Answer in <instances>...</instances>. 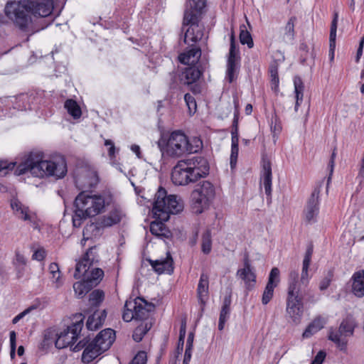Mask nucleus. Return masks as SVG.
I'll use <instances>...</instances> for the list:
<instances>
[{"mask_svg":"<svg viewBox=\"0 0 364 364\" xmlns=\"http://www.w3.org/2000/svg\"><path fill=\"white\" fill-rule=\"evenodd\" d=\"M310 264L303 263L301 278L299 279V273L296 270H291L289 274L288 286L295 284L300 291L309 289L308 285L309 283V267Z\"/></svg>","mask_w":364,"mask_h":364,"instance_id":"6ab92c4d","label":"nucleus"},{"mask_svg":"<svg viewBox=\"0 0 364 364\" xmlns=\"http://www.w3.org/2000/svg\"><path fill=\"white\" fill-rule=\"evenodd\" d=\"M260 181L263 184L267 199L271 200L272 184V164L271 161L265 157H263L262 160Z\"/></svg>","mask_w":364,"mask_h":364,"instance_id":"aec40b11","label":"nucleus"},{"mask_svg":"<svg viewBox=\"0 0 364 364\" xmlns=\"http://www.w3.org/2000/svg\"><path fill=\"white\" fill-rule=\"evenodd\" d=\"M46 257V251L43 248L38 249L33 254L32 258L38 261H42Z\"/></svg>","mask_w":364,"mask_h":364,"instance_id":"338daca9","label":"nucleus"},{"mask_svg":"<svg viewBox=\"0 0 364 364\" xmlns=\"http://www.w3.org/2000/svg\"><path fill=\"white\" fill-rule=\"evenodd\" d=\"M314 247L312 244H309L307 247L304 258L303 260V263L310 264L311 260V257L313 255Z\"/></svg>","mask_w":364,"mask_h":364,"instance_id":"0e129e2a","label":"nucleus"},{"mask_svg":"<svg viewBox=\"0 0 364 364\" xmlns=\"http://www.w3.org/2000/svg\"><path fill=\"white\" fill-rule=\"evenodd\" d=\"M10 356L11 359H14L16 355V332L12 331L10 332Z\"/></svg>","mask_w":364,"mask_h":364,"instance_id":"6e6d98bb","label":"nucleus"},{"mask_svg":"<svg viewBox=\"0 0 364 364\" xmlns=\"http://www.w3.org/2000/svg\"><path fill=\"white\" fill-rule=\"evenodd\" d=\"M31 16L45 18L53 11L52 0H24Z\"/></svg>","mask_w":364,"mask_h":364,"instance_id":"dca6fc26","label":"nucleus"},{"mask_svg":"<svg viewBox=\"0 0 364 364\" xmlns=\"http://www.w3.org/2000/svg\"><path fill=\"white\" fill-rule=\"evenodd\" d=\"M109 202L101 195L91 194L86 191H81L74 201L73 224L74 227L81 226L82 221L102 212Z\"/></svg>","mask_w":364,"mask_h":364,"instance_id":"7ed1b4c3","label":"nucleus"},{"mask_svg":"<svg viewBox=\"0 0 364 364\" xmlns=\"http://www.w3.org/2000/svg\"><path fill=\"white\" fill-rule=\"evenodd\" d=\"M105 298V293L102 290L95 289L89 296V301L92 306H99Z\"/></svg>","mask_w":364,"mask_h":364,"instance_id":"37998d69","label":"nucleus"},{"mask_svg":"<svg viewBox=\"0 0 364 364\" xmlns=\"http://www.w3.org/2000/svg\"><path fill=\"white\" fill-rule=\"evenodd\" d=\"M57 338V333L50 329H48L45 331L43 340L41 343L42 348H47L50 346L53 343H55V340Z\"/></svg>","mask_w":364,"mask_h":364,"instance_id":"79ce46f5","label":"nucleus"},{"mask_svg":"<svg viewBox=\"0 0 364 364\" xmlns=\"http://www.w3.org/2000/svg\"><path fill=\"white\" fill-rule=\"evenodd\" d=\"M200 55V49L199 48H193L188 51L180 54L178 60L183 64L194 65L198 63Z\"/></svg>","mask_w":364,"mask_h":364,"instance_id":"bb28decb","label":"nucleus"},{"mask_svg":"<svg viewBox=\"0 0 364 364\" xmlns=\"http://www.w3.org/2000/svg\"><path fill=\"white\" fill-rule=\"evenodd\" d=\"M156 221H153L150 224V232L155 235H163V231L165 229L164 221L157 219L156 218Z\"/></svg>","mask_w":364,"mask_h":364,"instance_id":"09e8293b","label":"nucleus"},{"mask_svg":"<svg viewBox=\"0 0 364 364\" xmlns=\"http://www.w3.org/2000/svg\"><path fill=\"white\" fill-rule=\"evenodd\" d=\"M11 207L15 215L23 220H31L28 215V208L23 205L18 199L14 198L11 200Z\"/></svg>","mask_w":364,"mask_h":364,"instance_id":"2f4dec72","label":"nucleus"},{"mask_svg":"<svg viewBox=\"0 0 364 364\" xmlns=\"http://www.w3.org/2000/svg\"><path fill=\"white\" fill-rule=\"evenodd\" d=\"M231 303L232 296L230 292L224 297L223 301L218 323V329L220 331H222L224 328L225 323L230 317Z\"/></svg>","mask_w":364,"mask_h":364,"instance_id":"a878e982","label":"nucleus"},{"mask_svg":"<svg viewBox=\"0 0 364 364\" xmlns=\"http://www.w3.org/2000/svg\"><path fill=\"white\" fill-rule=\"evenodd\" d=\"M275 286L267 284L262 294V303L264 305L267 304L273 297Z\"/></svg>","mask_w":364,"mask_h":364,"instance_id":"8fccbe9b","label":"nucleus"},{"mask_svg":"<svg viewBox=\"0 0 364 364\" xmlns=\"http://www.w3.org/2000/svg\"><path fill=\"white\" fill-rule=\"evenodd\" d=\"M83 326L82 318L74 323L72 326H68L59 334L57 333V338L55 340V346L58 349L65 348L73 345L82 331Z\"/></svg>","mask_w":364,"mask_h":364,"instance_id":"9b49d317","label":"nucleus"},{"mask_svg":"<svg viewBox=\"0 0 364 364\" xmlns=\"http://www.w3.org/2000/svg\"><path fill=\"white\" fill-rule=\"evenodd\" d=\"M336 149L334 148V149H333V151L332 152V154H331V156L328 165V169L329 170V176H328V178L327 185H328L331 179V176H332L333 172L334 163H335L334 160H335L336 155Z\"/></svg>","mask_w":364,"mask_h":364,"instance_id":"bf43d9fd","label":"nucleus"},{"mask_svg":"<svg viewBox=\"0 0 364 364\" xmlns=\"http://www.w3.org/2000/svg\"><path fill=\"white\" fill-rule=\"evenodd\" d=\"M180 139H183L185 151L188 153H197L203 148L201 138H180Z\"/></svg>","mask_w":364,"mask_h":364,"instance_id":"f704fd0d","label":"nucleus"},{"mask_svg":"<svg viewBox=\"0 0 364 364\" xmlns=\"http://www.w3.org/2000/svg\"><path fill=\"white\" fill-rule=\"evenodd\" d=\"M236 276L244 282L247 291L253 289L256 283V274L252 269H237Z\"/></svg>","mask_w":364,"mask_h":364,"instance_id":"c85d7f7f","label":"nucleus"},{"mask_svg":"<svg viewBox=\"0 0 364 364\" xmlns=\"http://www.w3.org/2000/svg\"><path fill=\"white\" fill-rule=\"evenodd\" d=\"M212 250V239L211 232L210 230H206L202 235L201 250L205 254L208 255Z\"/></svg>","mask_w":364,"mask_h":364,"instance_id":"a19ab883","label":"nucleus"},{"mask_svg":"<svg viewBox=\"0 0 364 364\" xmlns=\"http://www.w3.org/2000/svg\"><path fill=\"white\" fill-rule=\"evenodd\" d=\"M326 323L325 319L321 316H317L314 321L307 326L306 330L304 331L302 336L303 338H309L315 333L320 331L323 328Z\"/></svg>","mask_w":364,"mask_h":364,"instance_id":"473e14b6","label":"nucleus"},{"mask_svg":"<svg viewBox=\"0 0 364 364\" xmlns=\"http://www.w3.org/2000/svg\"><path fill=\"white\" fill-rule=\"evenodd\" d=\"M184 100L189 110L191 111L192 109H193V111L195 112V110L196 109V102L195 98L191 94L186 93L184 95Z\"/></svg>","mask_w":364,"mask_h":364,"instance_id":"13d9d810","label":"nucleus"},{"mask_svg":"<svg viewBox=\"0 0 364 364\" xmlns=\"http://www.w3.org/2000/svg\"><path fill=\"white\" fill-rule=\"evenodd\" d=\"M122 318L125 322H129L132 320L135 319L134 310L129 309V308L124 306Z\"/></svg>","mask_w":364,"mask_h":364,"instance_id":"680f3d73","label":"nucleus"},{"mask_svg":"<svg viewBox=\"0 0 364 364\" xmlns=\"http://www.w3.org/2000/svg\"><path fill=\"white\" fill-rule=\"evenodd\" d=\"M67 164L63 156H58L52 160H43L41 151H31L17 166L15 174L23 175L30 172L36 177L54 176L62 178L67 173Z\"/></svg>","mask_w":364,"mask_h":364,"instance_id":"f257e3e1","label":"nucleus"},{"mask_svg":"<svg viewBox=\"0 0 364 364\" xmlns=\"http://www.w3.org/2000/svg\"><path fill=\"white\" fill-rule=\"evenodd\" d=\"M282 125L277 118H272L271 130L274 135H279L282 132Z\"/></svg>","mask_w":364,"mask_h":364,"instance_id":"052dcab7","label":"nucleus"},{"mask_svg":"<svg viewBox=\"0 0 364 364\" xmlns=\"http://www.w3.org/2000/svg\"><path fill=\"white\" fill-rule=\"evenodd\" d=\"M27 95H21L18 97H7L8 103L15 104L14 108L18 110L26 109V105H23V102L27 99Z\"/></svg>","mask_w":364,"mask_h":364,"instance_id":"49530a36","label":"nucleus"},{"mask_svg":"<svg viewBox=\"0 0 364 364\" xmlns=\"http://www.w3.org/2000/svg\"><path fill=\"white\" fill-rule=\"evenodd\" d=\"M333 277V272L329 271L327 274V276L325 277L320 282V284H319L320 290L323 291L329 287V285L332 281Z\"/></svg>","mask_w":364,"mask_h":364,"instance_id":"4d7b16f0","label":"nucleus"},{"mask_svg":"<svg viewBox=\"0 0 364 364\" xmlns=\"http://www.w3.org/2000/svg\"><path fill=\"white\" fill-rule=\"evenodd\" d=\"M183 209L182 200L176 195L167 196L165 188L159 187L154 196L153 213L154 217L163 221H168L170 214H176Z\"/></svg>","mask_w":364,"mask_h":364,"instance_id":"0eeeda50","label":"nucleus"},{"mask_svg":"<svg viewBox=\"0 0 364 364\" xmlns=\"http://www.w3.org/2000/svg\"><path fill=\"white\" fill-rule=\"evenodd\" d=\"M237 58L236 55L235 44L234 34L232 33L230 36V48L229 56L227 63L226 80L230 82H232L237 75Z\"/></svg>","mask_w":364,"mask_h":364,"instance_id":"f3484780","label":"nucleus"},{"mask_svg":"<svg viewBox=\"0 0 364 364\" xmlns=\"http://www.w3.org/2000/svg\"><path fill=\"white\" fill-rule=\"evenodd\" d=\"M123 216L122 211L119 208L115 207L108 215H104L100 220L104 227H111L119 223Z\"/></svg>","mask_w":364,"mask_h":364,"instance_id":"cd10ccee","label":"nucleus"},{"mask_svg":"<svg viewBox=\"0 0 364 364\" xmlns=\"http://www.w3.org/2000/svg\"><path fill=\"white\" fill-rule=\"evenodd\" d=\"M99 178L96 171L90 168H80L75 176V183L79 189H90L96 186Z\"/></svg>","mask_w":364,"mask_h":364,"instance_id":"4468645a","label":"nucleus"},{"mask_svg":"<svg viewBox=\"0 0 364 364\" xmlns=\"http://www.w3.org/2000/svg\"><path fill=\"white\" fill-rule=\"evenodd\" d=\"M157 144L163 154L171 157H179L186 152L183 139L180 138H159Z\"/></svg>","mask_w":364,"mask_h":364,"instance_id":"ddd939ff","label":"nucleus"},{"mask_svg":"<svg viewBox=\"0 0 364 364\" xmlns=\"http://www.w3.org/2000/svg\"><path fill=\"white\" fill-rule=\"evenodd\" d=\"M125 307L134 310L135 320L152 321V318H149V314L154 311L155 306L152 303L148 302L144 299L136 297L133 300H127L125 302Z\"/></svg>","mask_w":364,"mask_h":364,"instance_id":"f8f14e48","label":"nucleus"},{"mask_svg":"<svg viewBox=\"0 0 364 364\" xmlns=\"http://www.w3.org/2000/svg\"><path fill=\"white\" fill-rule=\"evenodd\" d=\"M153 321H142L134 331L132 338L136 342H140L144 335L151 328Z\"/></svg>","mask_w":364,"mask_h":364,"instance_id":"c9c22d12","label":"nucleus"},{"mask_svg":"<svg viewBox=\"0 0 364 364\" xmlns=\"http://www.w3.org/2000/svg\"><path fill=\"white\" fill-rule=\"evenodd\" d=\"M148 261L154 270L159 274L163 273L171 274L173 272V261L169 252L164 259L156 260L149 259Z\"/></svg>","mask_w":364,"mask_h":364,"instance_id":"412c9836","label":"nucleus"},{"mask_svg":"<svg viewBox=\"0 0 364 364\" xmlns=\"http://www.w3.org/2000/svg\"><path fill=\"white\" fill-rule=\"evenodd\" d=\"M107 317V312L105 310L101 311H95L90 315L87 321L86 326L88 330L95 331L100 328Z\"/></svg>","mask_w":364,"mask_h":364,"instance_id":"393cba45","label":"nucleus"},{"mask_svg":"<svg viewBox=\"0 0 364 364\" xmlns=\"http://www.w3.org/2000/svg\"><path fill=\"white\" fill-rule=\"evenodd\" d=\"M105 146L107 147L108 156L111 160L115 158V154L119 151L114 146V142L110 139H106Z\"/></svg>","mask_w":364,"mask_h":364,"instance_id":"5fc2aeb1","label":"nucleus"},{"mask_svg":"<svg viewBox=\"0 0 364 364\" xmlns=\"http://www.w3.org/2000/svg\"><path fill=\"white\" fill-rule=\"evenodd\" d=\"M338 14L337 12H334L333 18L331 22L329 36V47L331 53V59L333 60L334 58V50L336 48V31L338 25Z\"/></svg>","mask_w":364,"mask_h":364,"instance_id":"72a5a7b5","label":"nucleus"},{"mask_svg":"<svg viewBox=\"0 0 364 364\" xmlns=\"http://www.w3.org/2000/svg\"><path fill=\"white\" fill-rule=\"evenodd\" d=\"M103 228L105 227L102 225L101 220L99 223H90L87 224L83 229L82 240H88L93 237H96L100 236Z\"/></svg>","mask_w":364,"mask_h":364,"instance_id":"c756f323","label":"nucleus"},{"mask_svg":"<svg viewBox=\"0 0 364 364\" xmlns=\"http://www.w3.org/2000/svg\"><path fill=\"white\" fill-rule=\"evenodd\" d=\"M304 301L306 303L315 304L318 299L311 289L300 291L295 284L288 286L286 313L296 324L300 323L303 316Z\"/></svg>","mask_w":364,"mask_h":364,"instance_id":"423d86ee","label":"nucleus"},{"mask_svg":"<svg viewBox=\"0 0 364 364\" xmlns=\"http://www.w3.org/2000/svg\"><path fill=\"white\" fill-rule=\"evenodd\" d=\"M198 22L194 24L192 23H185L184 20L183 21V28L186 26H189L186 31L184 36V42L186 43H196L202 38L203 33L198 25Z\"/></svg>","mask_w":364,"mask_h":364,"instance_id":"5701e85b","label":"nucleus"},{"mask_svg":"<svg viewBox=\"0 0 364 364\" xmlns=\"http://www.w3.org/2000/svg\"><path fill=\"white\" fill-rule=\"evenodd\" d=\"M269 75L271 87L274 90H277L279 87V76H278V68L276 65H272L269 68Z\"/></svg>","mask_w":364,"mask_h":364,"instance_id":"de8ad7c7","label":"nucleus"},{"mask_svg":"<svg viewBox=\"0 0 364 364\" xmlns=\"http://www.w3.org/2000/svg\"><path fill=\"white\" fill-rule=\"evenodd\" d=\"M320 192L321 186L315 187L310 197L307 200L304 214L306 221L309 223H315L316 220V217L319 213Z\"/></svg>","mask_w":364,"mask_h":364,"instance_id":"2eb2a0df","label":"nucleus"},{"mask_svg":"<svg viewBox=\"0 0 364 364\" xmlns=\"http://www.w3.org/2000/svg\"><path fill=\"white\" fill-rule=\"evenodd\" d=\"M26 259L19 252H16L15 260L14 261V266L16 265H26Z\"/></svg>","mask_w":364,"mask_h":364,"instance_id":"69168bd1","label":"nucleus"},{"mask_svg":"<svg viewBox=\"0 0 364 364\" xmlns=\"http://www.w3.org/2000/svg\"><path fill=\"white\" fill-rule=\"evenodd\" d=\"M202 71L195 66L186 68L181 74L180 81L184 85H191L196 82L201 76Z\"/></svg>","mask_w":364,"mask_h":364,"instance_id":"b1692460","label":"nucleus"},{"mask_svg":"<svg viewBox=\"0 0 364 364\" xmlns=\"http://www.w3.org/2000/svg\"><path fill=\"white\" fill-rule=\"evenodd\" d=\"M100 256L97 246L90 247L76 263L74 277L77 279L84 278L90 287L97 286L104 277V271L98 267Z\"/></svg>","mask_w":364,"mask_h":364,"instance_id":"20e7f679","label":"nucleus"},{"mask_svg":"<svg viewBox=\"0 0 364 364\" xmlns=\"http://www.w3.org/2000/svg\"><path fill=\"white\" fill-rule=\"evenodd\" d=\"M240 41L243 45L247 44L248 48H251L254 46L253 40L251 34L245 29V26H242L240 29Z\"/></svg>","mask_w":364,"mask_h":364,"instance_id":"a18cd8bd","label":"nucleus"},{"mask_svg":"<svg viewBox=\"0 0 364 364\" xmlns=\"http://www.w3.org/2000/svg\"><path fill=\"white\" fill-rule=\"evenodd\" d=\"M147 356L145 351H139L129 364H146Z\"/></svg>","mask_w":364,"mask_h":364,"instance_id":"864d4df0","label":"nucleus"},{"mask_svg":"<svg viewBox=\"0 0 364 364\" xmlns=\"http://www.w3.org/2000/svg\"><path fill=\"white\" fill-rule=\"evenodd\" d=\"M16 166L15 162L9 163L6 161L0 160V173L6 175L9 171H12Z\"/></svg>","mask_w":364,"mask_h":364,"instance_id":"603ef678","label":"nucleus"},{"mask_svg":"<svg viewBox=\"0 0 364 364\" xmlns=\"http://www.w3.org/2000/svg\"><path fill=\"white\" fill-rule=\"evenodd\" d=\"M294 92L296 97V104H295V111L298 110V107L300 103L303 100L304 96V83L301 79L299 77H295L294 79Z\"/></svg>","mask_w":364,"mask_h":364,"instance_id":"58836bf2","label":"nucleus"},{"mask_svg":"<svg viewBox=\"0 0 364 364\" xmlns=\"http://www.w3.org/2000/svg\"><path fill=\"white\" fill-rule=\"evenodd\" d=\"M296 21V18L295 16H291L286 23L284 30V38L287 41H293L295 36V22Z\"/></svg>","mask_w":364,"mask_h":364,"instance_id":"ea45409f","label":"nucleus"},{"mask_svg":"<svg viewBox=\"0 0 364 364\" xmlns=\"http://www.w3.org/2000/svg\"><path fill=\"white\" fill-rule=\"evenodd\" d=\"M215 196V187L208 181H203L196 186L191 195V208L195 214H201L208 209Z\"/></svg>","mask_w":364,"mask_h":364,"instance_id":"1a4fd4ad","label":"nucleus"},{"mask_svg":"<svg viewBox=\"0 0 364 364\" xmlns=\"http://www.w3.org/2000/svg\"><path fill=\"white\" fill-rule=\"evenodd\" d=\"M357 323L351 316H348L342 320L338 329L331 328L329 329L328 338L333 342L342 351H346L348 344V337L353 336Z\"/></svg>","mask_w":364,"mask_h":364,"instance_id":"9d476101","label":"nucleus"},{"mask_svg":"<svg viewBox=\"0 0 364 364\" xmlns=\"http://www.w3.org/2000/svg\"><path fill=\"white\" fill-rule=\"evenodd\" d=\"M64 107L68 113L74 119H79L82 115L81 108L77 102L72 99H68L65 102Z\"/></svg>","mask_w":364,"mask_h":364,"instance_id":"e433bc0d","label":"nucleus"},{"mask_svg":"<svg viewBox=\"0 0 364 364\" xmlns=\"http://www.w3.org/2000/svg\"><path fill=\"white\" fill-rule=\"evenodd\" d=\"M205 6V0H188V8L184 12L185 23H196L199 21L202 10Z\"/></svg>","mask_w":364,"mask_h":364,"instance_id":"a211bd4d","label":"nucleus"},{"mask_svg":"<svg viewBox=\"0 0 364 364\" xmlns=\"http://www.w3.org/2000/svg\"><path fill=\"white\" fill-rule=\"evenodd\" d=\"M279 274V269L277 267H273L269 274L267 284L277 287L280 281Z\"/></svg>","mask_w":364,"mask_h":364,"instance_id":"3c124183","label":"nucleus"},{"mask_svg":"<svg viewBox=\"0 0 364 364\" xmlns=\"http://www.w3.org/2000/svg\"><path fill=\"white\" fill-rule=\"evenodd\" d=\"M4 13L14 26L23 32L33 34L41 30L33 28L31 14L24 0L8 2L5 6Z\"/></svg>","mask_w":364,"mask_h":364,"instance_id":"6e6552de","label":"nucleus"},{"mask_svg":"<svg viewBox=\"0 0 364 364\" xmlns=\"http://www.w3.org/2000/svg\"><path fill=\"white\" fill-rule=\"evenodd\" d=\"M114 340V331L111 328H106L101 331L90 343L87 338L80 341L73 348V350L77 351L85 348L82 355V361L85 363H89L107 350Z\"/></svg>","mask_w":364,"mask_h":364,"instance_id":"39448f33","label":"nucleus"},{"mask_svg":"<svg viewBox=\"0 0 364 364\" xmlns=\"http://www.w3.org/2000/svg\"><path fill=\"white\" fill-rule=\"evenodd\" d=\"M239 138H232L231 154H230V166L233 168L237 164L238 152H239Z\"/></svg>","mask_w":364,"mask_h":364,"instance_id":"c03bdc74","label":"nucleus"},{"mask_svg":"<svg viewBox=\"0 0 364 364\" xmlns=\"http://www.w3.org/2000/svg\"><path fill=\"white\" fill-rule=\"evenodd\" d=\"M208 160L200 156L180 160L171 171V181L177 186H186L195 183L209 173Z\"/></svg>","mask_w":364,"mask_h":364,"instance_id":"f03ea898","label":"nucleus"},{"mask_svg":"<svg viewBox=\"0 0 364 364\" xmlns=\"http://www.w3.org/2000/svg\"><path fill=\"white\" fill-rule=\"evenodd\" d=\"M352 290L356 296H364V271L356 272L353 275Z\"/></svg>","mask_w":364,"mask_h":364,"instance_id":"7c9ffc66","label":"nucleus"},{"mask_svg":"<svg viewBox=\"0 0 364 364\" xmlns=\"http://www.w3.org/2000/svg\"><path fill=\"white\" fill-rule=\"evenodd\" d=\"M209 289V277L208 275L202 273L200 277L199 282L197 288V297L200 304L201 305V311H204L206 301L208 299Z\"/></svg>","mask_w":364,"mask_h":364,"instance_id":"4be33fe9","label":"nucleus"},{"mask_svg":"<svg viewBox=\"0 0 364 364\" xmlns=\"http://www.w3.org/2000/svg\"><path fill=\"white\" fill-rule=\"evenodd\" d=\"M81 279V281L77 282L73 284V289L78 298H83L93 288L92 287H90V283L84 278Z\"/></svg>","mask_w":364,"mask_h":364,"instance_id":"4c0bfd02","label":"nucleus"},{"mask_svg":"<svg viewBox=\"0 0 364 364\" xmlns=\"http://www.w3.org/2000/svg\"><path fill=\"white\" fill-rule=\"evenodd\" d=\"M50 274H51L50 279H51L53 283L55 284V287L56 288L60 287L63 284V280L60 277V272L50 273Z\"/></svg>","mask_w":364,"mask_h":364,"instance_id":"e2e57ef3","label":"nucleus"},{"mask_svg":"<svg viewBox=\"0 0 364 364\" xmlns=\"http://www.w3.org/2000/svg\"><path fill=\"white\" fill-rule=\"evenodd\" d=\"M326 353L323 350L319 351L316 355L315 356L314 359L312 360L311 364H322L325 358H326Z\"/></svg>","mask_w":364,"mask_h":364,"instance_id":"774afa93","label":"nucleus"}]
</instances>
